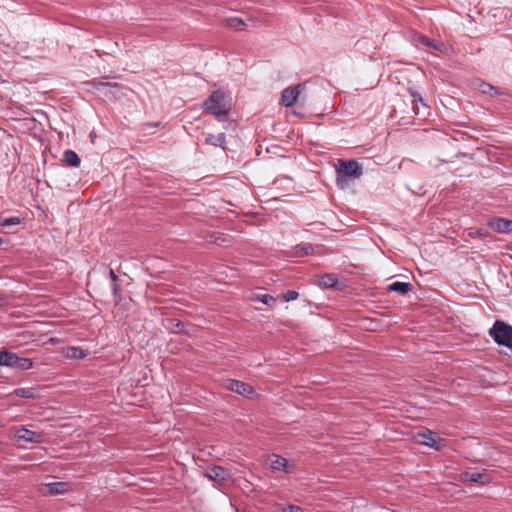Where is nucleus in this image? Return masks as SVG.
Returning a JSON list of instances; mask_svg holds the SVG:
<instances>
[{
  "label": "nucleus",
  "mask_w": 512,
  "mask_h": 512,
  "mask_svg": "<svg viewBox=\"0 0 512 512\" xmlns=\"http://www.w3.org/2000/svg\"><path fill=\"white\" fill-rule=\"evenodd\" d=\"M203 109L221 120L229 114L231 105L226 101L225 94L220 90H216L203 103Z\"/></svg>",
  "instance_id": "1"
},
{
  "label": "nucleus",
  "mask_w": 512,
  "mask_h": 512,
  "mask_svg": "<svg viewBox=\"0 0 512 512\" xmlns=\"http://www.w3.org/2000/svg\"><path fill=\"white\" fill-rule=\"evenodd\" d=\"M362 174V168L357 161L339 160L336 176L337 186L343 189L349 184V181L359 178Z\"/></svg>",
  "instance_id": "2"
},
{
  "label": "nucleus",
  "mask_w": 512,
  "mask_h": 512,
  "mask_svg": "<svg viewBox=\"0 0 512 512\" xmlns=\"http://www.w3.org/2000/svg\"><path fill=\"white\" fill-rule=\"evenodd\" d=\"M489 336L500 346L512 351V326L502 320H496L489 330Z\"/></svg>",
  "instance_id": "3"
},
{
  "label": "nucleus",
  "mask_w": 512,
  "mask_h": 512,
  "mask_svg": "<svg viewBox=\"0 0 512 512\" xmlns=\"http://www.w3.org/2000/svg\"><path fill=\"white\" fill-rule=\"evenodd\" d=\"M305 89V83H299L295 86L287 87L282 92L281 104L284 105L285 107H291L298 103L299 101L304 103L307 100V97L303 95Z\"/></svg>",
  "instance_id": "4"
},
{
  "label": "nucleus",
  "mask_w": 512,
  "mask_h": 512,
  "mask_svg": "<svg viewBox=\"0 0 512 512\" xmlns=\"http://www.w3.org/2000/svg\"><path fill=\"white\" fill-rule=\"evenodd\" d=\"M411 42L418 48H427V49H433L436 51L448 52V47L445 45L444 42L430 38L429 36L425 34H411Z\"/></svg>",
  "instance_id": "5"
},
{
  "label": "nucleus",
  "mask_w": 512,
  "mask_h": 512,
  "mask_svg": "<svg viewBox=\"0 0 512 512\" xmlns=\"http://www.w3.org/2000/svg\"><path fill=\"white\" fill-rule=\"evenodd\" d=\"M487 226L497 233L507 234L512 232V220L501 217H492L488 220Z\"/></svg>",
  "instance_id": "6"
},
{
  "label": "nucleus",
  "mask_w": 512,
  "mask_h": 512,
  "mask_svg": "<svg viewBox=\"0 0 512 512\" xmlns=\"http://www.w3.org/2000/svg\"><path fill=\"white\" fill-rule=\"evenodd\" d=\"M461 481L465 484L472 485V484H481L485 485L489 483L490 477L486 473L482 472H469L465 471L461 473L460 475Z\"/></svg>",
  "instance_id": "7"
},
{
  "label": "nucleus",
  "mask_w": 512,
  "mask_h": 512,
  "mask_svg": "<svg viewBox=\"0 0 512 512\" xmlns=\"http://www.w3.org/2000/svg\"><path fill=\"white\" fill-rule=\"evenodd\" d=\"M226 388L245 397H251L254 394V388L250 384L239 380H230Z\"/></svg>",
  "instance_id": "8"
},
{
  "label": "nucleus",
  "mask_w": 512,
  "mask_h": 512,
  "mask_svg": "<svg viewBox=\"0 0 512 512\" xmlns=\"http://www.w3.org/2000/svg\"><path fill=\"white\" fill-rule=\"evenodd\" d=\"M15 438L17 441L40 443L42 440V434L21 427L16 430Z\"/></svg>",
  "instance_id": "9"
},
{
  "label": "nucleus",
  "mask_w": 512,
  "mask_h": 512,
  "mask_svg": "<svg viewBox=\"0 0 512 512\" xmlns=\"http://www.w3.org/2000/svg\"><path fill=\"white\" fill-rule=\"evenodd\" d=\"M270 467L274 470L283 471L285 473H291L294 469V465L289 463L286 458L276 454L272 455Z\"/></svg>",
  "instance_id": "10"
},
{
  "label": "nucleus",
  "mask_w": 512,
  "mask_h": 512,
  "mask_svg": "<svg viewBox=\"0 0 512 512\" xmlns=\"http://www.w3.org/2000/svg\"><path fill=\"white\" fill-rule=\"evenodd\" d=\"M205 476L211 480L223 482L227 479V471L221 467L214 465L205 472Z\"/></svg>",
  "instance_id": "11"
},
{
  "label": "nucleus",
  "mask_w": 512,
  "mask_h": 512,
  "mask_svg": "<svg viewBox=\"0 0 512 512\" xmlns=\"http://www.w3.org/2000/svg\"><path fill=\"white\" fill-rule=\"evenodd\" d=\"M388 291L397 292L399 295H407L410 291H412L413 286L408 282H393L388 285Z\"/></svg>",
  "instance_id": "12"
},
{
  "label": "nucleus",
  "mask_w": 512,
  "mask_h": 512,
  "mask_svg": "<svg viewBox=\"0 0 512 512\" xmlns=\"http://www.w3.org/2000/svg\"><path fill=\"white\" fill-rule=\"evenodd\" d=\"M49 495L63 494L68 491V484L65 482H52L45 485Z\"/></svg>",
  "instance_id": "13"
},
{
  "label": "nucleus",
  "mask_w": 512,
  "mask_h": 512,
  "mask_svg": "<svg viewBox=\"0 0 512 512\" xmlns=\"http://www.w3.org/2000/svg\"><path fill=\"white\" fill-rule=\"evenodd\" d=\"M205 143L215 146V147L219 146L222 149H226L225 148L226 135H225V133H220L218 135L208 134L205 138Z\"/></svg>",
  "instance_id": "14"
},
{
  "label": "nucleus",
  "mask_w": 512,
  "mask_h": 512,
  "mask_svg": "<svg viewBox=\"0 0 512 512\" xmlns=\"http://www.w3.org/2000/svg\"><path fill=\"white\" fill-rule=\"evenodd\" d=\"M206 240L210 243L218 245H226L230 242L229 235L220 232H211L206 236Z\"/></svg>",
  "instance_id": "15"
},
{
  "label": "nucleus",
  "mask_w": 512,
  "mask_h": 512,
  "mask_svg": "<svg viewBox=\"0 0 512 512\" xmlns=\"http://www.w3.org/2000/svg\"><path fill=\"white\" fill-rule=\"evenodd\" d=\"M63 162L72 167H78L80 165V158L73 150H66L63 154Z\"/></svg>",
  "instance_id": "16"
},
{
  "label": "nucleus",
  "mask_w": 512,
  "mask_h": 512,
  "mask_svg": "<svg viewBox=\"0 0 512 512\" xmlns=\"http://www.w3.org/2000/svg\"><path fill=\"white\" fill-rule=\"evenodd\" d=\"M411 96H412V110L415 115H420L421 114V106L424 110L427 109V106L423 102V99L419 93L412 92Z\"/></svg>",
  "instance_id": "17"
},
{
  "label": "nucleus",
  "mask_w": 512,
  "mask_h": 512,
  "mask_svg": "<svg viewBox=\"0 0 512 512\" xmlns=\"http://www.w3.org/2000/svg\"><path fill=\"white\" fill-rule=\"evenodd\" d=\"M65 356L68 359H83L87 356V352L80 347L71 346L67 347Z\"/></svg>",
  "instance_id": "18"
},
{
  "label": "nucleus",
  "mask_w": 512,
  "mask_h": 512,
  "mask_svg": "<svg viewBox=\"0 0 512 512\" xmlns=\"http://www.w3.org/2000/svg\"><path fill=\"white\" fill-rule=\"evenodd\" d=\"M14 394L24 399H35L38 397V390L36 388H17Z\"/></svg>",
  "instance_id": "19"
},
{
  "label": "nucleus",
  "mask_w": 512,
  "mask_h": 512,
  "mask_svg": "<svg viewBox=\"0 0 512 512\" xmlns=\"http://www.w3.org/2000/svg\"><path fill=\"white\" fill-rule=\"evenodd\" d=\"M337 283L338 279L332 274H325L318 280V285L322 288H333Z\"/></svg>",
  "instance_id": "20"
},
{
  "label": "nucleus",
  "mask_w": 512,
  "mask_h": 512,
  "mask_svg": "<svg viewBox=\"0 0 512 512\" xmlns=\"http://www.w3.org/2000/svg\"><path fill=\"white\" fill-rule=\"evenodd\" d=\"M16 363L13 369L18 371H26L33 367V361L30 358L16 356Z\"/></svg>",
  "instance_id": "21"
},
{
  "label": "nucleus",
  "mask_w": 512,
  "mask_h": 512,
  "mask_svg": "<svg viewBox=\"0 0 512 512\" xmlns=\"http://www.w3.org/2000/svg\"><path fill=\"white\" fill-rule=\"evenodd\" d=\"M314 249L315 247L312 244L297 245L294 247V255L297 257L309 255L314 252Z\"/></svg>",
  "instance_id": "22"
},
{
  "label": "nucleus",
  "mask_w": 512,
  "mask_h": 512,
  "mask_svg": "<svg viewBox=\"0 0 512 512\" xmlns=\"http://www.w3.org/2000/svg\"><path fill=\"white\" fill-rule=\"evenodd\" d=\"M423 438H425L426 440L422 441L421 443L428 446V447H431V448H436L438 449V442H437V435L436 433L432 432V431H428L427 433H424L421 435Z\"/></svg>",
  "instance_id": "23"
},
{
  "label": "nucleus",
  "mask_w": 512,
  "mask_h": 512,
  "mask_svg": "<svg viewBox=\"0 0 512 512\" xmlns=\"http://www.w3.org/2000/svg\"><path fill=\"white\" fill-rule=\"evenodd\" d=\"M225 27L228 29H236V30H242V26H246L243 19L238 17H231L225 19Z\"/></svg>",
  "instance_id": "24"
},
{
  "label": "nucleus",
  "mask_w": 512,
  "mask_h": 512,
  "mask_svg": "<svg viewBox=\"0 0 512 512\" xmlns=\"http://www.w3.org/2000/svg\"><path fill=\"white\" fill-rule=\"evenodd\" d=\"M109 278L111 279V282H112L111 283L112 294H113L116 302H118L121 299V297L118 293V286L116 284L118 276L116 275V273L114 272L113 269L109 270Z\"/></svg>",
  "instance_id": "25"
},
{
  "label": "nucleus",
  "mask_w": 512,
  "mask_h": 512,
  "mask_svg": "<svg viewBox=\"0 0 512 512\" xmlns=\"http://www.w3.org/2000/svg\"><path fill=\"white\" fill-rule=\"evenodd\" d=\"M480 91L484 94H488L490 96H493V95H499V91L498 89L491 85V84H488V83H482L480 85Z\"/></svg>",
  "instance_id": "26"
},
{
  "label": "nucleus",
  "mask_w": 512,
  "mask_h": 512,
  "mask_svg": "<svg viewBox=\"0 0 512 512\" xmlns=\"http://www.w3.org/2000/svg\"><path fill=\"white\" fill-rule=\"evenodd\" d=\"M20 223H21L20 217H9V218L0 217V226H3V227H10V226L18 225Z\"/></svg>",
  "instance_id": "27"
},
{
  "label": "nucleus",
  "mask_w": 512,
  "mask_h": 512,
  "mask_svg": "<svg viewBox=\"0 0 512 512\" xmlns=\"http://www.w3.org/2000/svg\"><path fill=\"white\" fill-rule=\"evenodd\" d=\"M256 299L269 307H273L276 304V299L269 294L257 295Z\"/></svg>",
  "instance_id": "28"
},
{
  "label": "nucleus",
  "mask_w": 512,
  "mask_h": 512,
  "mask_svg": "<svg viewBox=\"0 0 512 512\" xmlns=\"http://www.w3.org/2000/svg\"><path fill=\"white\" fill-rule=\"evenodd\" d=\"M299 294L295 290H288L283 294V298L286 302L296 300Z\"/></svg>",
  "instance_id": "29"
},
{
  "label": "nucleus",
  "mask_w": 512,
  "mask_h": 512,
  "mask_svg": "<svg viewBox=\"0 0 512 512\" xmlns=\"http://www.w3.org/2000/svg\"><path fill=\"white\" fill-rule=\"evenodd\" d=\"M16 356H17L16 353L8 351V356H7V361H6V365L5 366L10 367V368H14L15 363H16V361H15Z\"/></svg>",
  "instance_id": "30"
},
{
  "label": "nucleus",
  "mask_w": 512,
  "mask_h": 512,
  "mask_svg": "<svg viewBox=\"0 0 512 512\" xmlns=\"http://www.w3.org/2000/svg\"><path fill=\"white\" fill-rule=\"evenodd\" d=\"M486 235H487V232L484 229H476L474 231L469 232V236H471L472 238L482 237V236H486Z\"/></svg>",
  "instance_id": "31"
},
{
  "label": "nucleus",
  "mask_w": 512,
  "mask_h": 512,
  "mask_svg": "<svg viewBox=\"0 0 512 512\" xmlns=\"http://www.w3.org/2000/svg\"><path fill=\"white\" fill-rule=\"evenodd\" d=\"M8 351H0V366H5L7 361Z\"/></svg>",
  "instance_id": "32"
},
{
  "label": "nucleus",
  "mask_w": 512,
  "mask_h": 512,
  "mask_svg": "<svg viewBox=\"0 0 512 512\" xmlns=\"http://www.w3.org/2000/svg\"><path fill=\"white\" fill-rule=\"evenodd\" d=\"M184 328V324L181 321H176L175 325L172 327L173 331L178 333L182 332Z\"/></svg>",
  "instance_id": "33"
},
{
  "label": "nucleus",
  "mask_w": 512,
  "mask_h": 512,
  "mask_svg": "<svg viewBox=\"0 0 512 512\" xmlns=\"http://www.w3.org/2000/svg\"><path fill=\"white\" fill-rule=\"evenodd\" d=\"M8 303V296L0 294V307L5 306Z\"/></svg>",
  "instance_id": "34"
},
{
  "label": "nucleus",
  "mask_w": 512,
  "mask_h": 512,
  "mask_svg": "<svg viewBox=\"0 0 512 512\" xmlns=\"http://www.w3.org/2000/svg\"><path fill=\"white\" fill-rule=\"evenodd\" d=\"M106 86H111V84H110V83H108V82H102V81H100V82L97 84V86H96V87H97V88H100V87H106Z\"/></svg>",
  "instance_id": "35"
},
{
  "label": "nucleus",
  "mask_w": 512,
  "mask_h": 512,
  "mask_svg": "<svg viewBox=\"0 0 512 512\" xmlns=\"http://www.w3.org/2000/svg\"><path fill=\"white\" fill-rule=\"evenodd\" d=\"M507 249L512 251V242L507 245Z\"/></svg>",
  "instance_id": "36"
},
{
  "label": "nucleus",
  "mask_w": 512,
  "mask_h": 512,
  "mask_svg": "<svg viewBox=\"0 0 512 512\" xmlns=\"http://www.w3.org/2000/svg\"><path fill=\"white\" fill-rule=\"evenodd\" d=\"M2 243H3V239H2V238H0V245H1Z\"/></svg>",
  "instance_id": "37"
}]
</instances>
